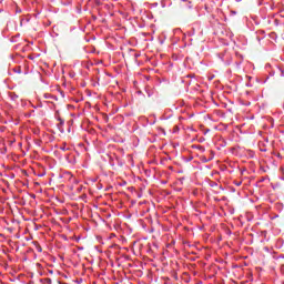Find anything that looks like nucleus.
Returning a JSON list of instances; mask_svg holds the SVG:
<instances>
[{"label": "nucleus", "instance_id": "obj_1", "mask_svg": "<svg viewBox=\"0 0 284 284\" xmlns=\"http://www.w3.org/2000/svg\"><path fill=\"white\" fill-rule=\"evenodd\" d=\"M38 252H42V248H41V246H38Z\"/></svg>", "mask_w": 284, "mask_h": 284}, {"label": "nucleus", "instance_id": "obj_2", "mask_svg": "<svg viewBox=\"0 0 284 284\" xmlns=\"http://www.w3.org/2000/svg\"><path fill=\"white\" fill-rule=\"evenodd\" d=\"M236 185H241V182H237Z\"/></svg>", "mask_w": 284, "mask_h": 284}]
</instances>
